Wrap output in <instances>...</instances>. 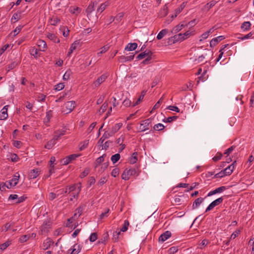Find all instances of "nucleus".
I'll list each match as a JSON object with an SVG mask.
<instances>
[{
  "label": "nucleus",
  "instance_id": "1",
  "mask_svg": "<svg viewBox=\"0 0 254 254\" xmlns=\"http://www.w3.org/2000/svg\"><path fill=\"white\" fill-rule=\"evenodd\" d=\"M139 175L138 169L136 168H131L125 170L122 175V178L124 180H128L131 176H137Z\"/></svg>",
  "mask_w": 254,
  "mask_h": 254
},
{
  "label": "nucleus",
  "instance_id": "2",
  "mask_svg": "<svg viewBox=\"0 0 254 254\" xmlns=\"http://www.w3.org/2000/svg\"><path fill=\"white\" fill-rule=\"evenodd\" d=\"M51 229V222L49 221H44L40 228L39 234L41 235H45L48 233Z\"/></svg>",
  "mask_w": 254,
  "mask_h": 254
},
{
  "label": "nucleus",
  "instance_id": "3",
  "mask_svg": "<svg viewBox=\"0 0 254 254\" xmlns=\"http://www.w3.org/2000/svg\"><path fill=\"white\" fill-rule=\"evenodd\" d=\"M151 119H147L141 122L138 128L139 131H145L149 129L151 126Z\"/></svg>",
  "mask_w": 254,
  "mask_h": 254
},
{
  "label": "nucleus",
  "instance_id": "4",
  "mask_svg": "<svg viewBox=\"0 0 254 254\" xmlns=\"http://www.w3.org/2000/svg\"><path fill=\"white\" fill-rule=\"evenodd\" d=\"M108 75L106 74H103L99 77L94 82V88L98 87L100 84L104 82L107 78Z\"/></svg>",
  "mask_w": 254,
  "mask_h": 254
},
{
  "label": "nucleus",
  "instance_id": "5",
  "mask_svg": "<svg viewBox=\"0 0 254 254\" xmlns=\"http://www.w3.org/2000/svg\"><path fill=\"white\" fill-rule=\"evenodd\" d=\"M79 156V155L76 154L70 155L62 160L61 163L64 165H66L71 162L72 160H75Z\"/></svg>",
  "mask_w": 254,
  "mask_h": 254
},
{
  "label": "nucleus",
  "instance_id": "6",
  "mask_svg": "<svg viewBox=\"0 0 254 254\" xmlns=\"http://www.w3.org/2000/svg\"><path fill=\"white\" fill-rule=\"evenodd\" d=\"M96 1H91L86 9L87 16L88 17L89 20V17L90 16V14L95 10V5H96Z\"/></svg>",
  "mask_w": 254,
  "mask_h": 254
},
{
  "label": "nucleus",
  "instance_id": "7",
  "mask_svg": "<svg viewBox=\"0 0 254 254\" xmlns=\"http://www.w3.org/2000/svg\"><path fill=\"white\" fill-rule=\"evenodd\" d=\"M75 102L74 101H68L66 102L64 104V107L66 108V113H70L75 107Z\"/></svg>",
  "mask_w": 254,
  "mask_h": 254
},
{
  "label": "nucleus",
  "instance_id": "8",
  "mask_svg": "<svg viewBox=\"0 0 254 254\" xmlns=\"http://www.w3.org/2000/svg\"><path fill=\"white\" fill-rule=\"evenodd\" d=\"M8 105H6L4 106L2 109L0 111V120H4L7 118L8 114H7V109H8Z\"/></svg>",
  "mask_w": 254,
  "mask_h": 254
},
{
  "label": "nucleus",
  "instance_id": "9",
  "mask_svg": "<svg viewBox=\"0 0 254 254\" xmlns=\"http://www.w3.org/2000/svg\"><path fill=\"white\" fill-rule=\"evenodd\" d=\"M171 236V232L169 231H166L162 234L159 237V242H164Z\"/></svg>",
  "mask_w": 254,
  "mask_h": 254
},
{
  "label": "nucleus",
  "instance_id": "10",
  "mask_svg": "<svg viewBox=\"0 0 254 254\" xmlns=\"http://www.w3.org/2000/svg\"><path fill=\"white\" fill-rule=\"evenodd\" d=\"M213 51L210 50H207V53L205 54H203L200 56H199L197 59L196 61H197L198 63H202L203 62L205 57H211L213 56Z\"/></svg>",
  "mask_w": 254,
  "mask_h": 254
},
{
  "label": "nucleus",
  "instance_id": "11",
  "mask_svg": "<svg viewBox=\"0 0 254 254\" xmlns=\"http://www.w3.org/2000/svg\"><path fill=\"white\" fill-rule=\"evenodd\" d=\"M224 39L225 37L224 36H220L212 39L210 42V47L213 48L214 46L217 45L219 42H220L221 41Z\"/></svg>",
  "mask_w": 254,
  "mask_h": 254
},
{
  "label": "nucleus",
  "instance_id": "12",
  "mask_svg": "<svg viewBox=\"0 0 254 254\" xmlns=\"http://www.w3.org/2000/svg\"><path fill=\"white\" fill-rule=\"evenodd\" d=\"M227 189L226 187L225 186H221L218 188H216L215 190L210 191L207 194V196H210L212 195L218 193H221L223 191Z\"/></svg>",
  "mask_w": 254,
  "mask_h": 254
},
{
  "label": "nucleus",
  "instance_id": "13",
  "mask_svg": "<svg viewBox=\"0 0 254 254\" xmlns=\"http://www.w3.org/2000/svg\"><path fill=\"white\" fill-rule=\"evenodd\" d=\"M22 12L19 10L14 13L11 18V22L15 23L20 19L22 18Z\"/></svg>",
  "mask_w": 254,
  "mask_h": 254
},
{
  "label": "nucleus",
  "instance_id": "14",
  "mask_svg": "<svg viewBox=\"0 0 254 254\" xmlns=\"http://www.w3.org/2000/svg\"><path fill=\"white\" fill-rule=\"evenodd\" d=\"M134 54H132L129 56H121L119 57V61L121 63H125L128 61H131L134 57Z\"/></svg>",
  "mask_w": 254,
  "mask_h": 254
},
{
  "label": "nucleus",
  "instance_id": "15",
  "mask_svg": "<svg viewBox=\"0 0 254 254\" xmlns=\"http://www.w3.org/2000/svg\"><path fill=\"white\" fill-rule=\"evenodd\" d=\"M40 169L39 168L34 169L31 170L29 174V178L30 179H34L36 178L40 175Z\"/></svg>",
  "mask_w": 254,
  "mask_h": 254
},
{
  "label": "nucleus",
  "instance_id": "16",
  "mask_svg": "<svg viewBox=\"0 0 254 254\" xmlns=\"http://www.w3.org/2000/svg\"><path fill=\"white\" fill-rule=\"evenodd\" d=\"M170 39L173 41V43H175L178 41H182L185 39V38H184L183 33H179L171 37Z\"/></svg>",
  "mask_w": 254,
  "mask_h": 254
},
{
  "label": "nucleus",
  "instance_id": "17",
  "mask_svg": "<svg viewBox=\"0 0 254 254\" xmlns=\"http://www.w3.org/2000/svg\"><path fill=\"white\" fill-rule=\"evenodd\" d=\"M217 3L215 0H212L204 5L202 8V10L204 11H208L211 7L214 6Z\"/></svg>",
  "mask_w": 254,
  "mask_h": 254
},
{
  "label": "nucleus",
  "instance_id": "18",
  "mask_svg": "<svg viewBox=\"0 0 254 254\" xmlns=\"http://www.w3.org/2000/svg\"><path fill=\"white\" fill-rule=\"evenodd\" d=\"M76 185H73L69 187H67L65 190H63L61 194H63V193H72L73 191H74L76 190Z\"/></svg>",
  "mask_w": 254,
  "mask_h": 254
},
{
  "label": "nucleus",
  "instance_id": "19",
  "mask_svg": "<svg viewBox=\"0 0 254 254\" xmlns=\"http://www.w3.org/2000/svg\"><path fill=\"white\" fill-rule=\"evenodd\" d=\"M53 243L54 242L51 239L47 238L43 244V249L45 250L48 249Z\"/></svg>",
  "mask_w": 254,
  "mask_h": 254
},
{
  "label": "nucleus",
  "instance_id": "20",
  "mask_svg": "<svg viewBox=\"0 0 254 254\" xmlns=\"http://www.w3.org/2000/svg\"><path fill=\"white\" fill-rule=\"evenodd\" d=\"M220 172V173H222V176L223 177L226 176H229L233 172V168H231V166H228L224 170L221 171Z\"/></svg>",
  "mask_w": 254,
  "mask_h": 254
},
{
  "label": "nucleus",
  "instance_id": "21",
  "mask_svg": "<svg viewBox=\"0 0 254 254\" xmlns=\"http://www.w3.org/2000/svg\"><path fill=\"white\" fill-rule=\"evenodd\" d=\"M37 45L39 47L40 51H45L47 48L46 42L42 40H39L37 41Z\"/></svg>",
  "mask_w": 254,
  "mask_h": 254
},
{
  "label": "nucleus",
  "instance_id": "22",
  "mask_svg": "<svg viewBox=\"0 0 254 254\" xmlns=\"http://www.w3.org/2000/svg\"><path fill=\"white\" fill-rule=\"evenodd\" d=\"M204 198L202 197H198L196 199L192 204V209H195L197 208L200 204L203 201Z\"/></svg>",
  "mask_w": 254,
  "mask_h": 254
},
{
  "label": "nucleus",
  "instance_id": "23",
  "mask_svg": "<svg viewBox=\"0 0 254 254\" xmlns=\"http://www.w3.org/2000/svg\"><path fill=\"white\" fill-rule=\"evenodd\" d=\"M123 124L121 123L116 124L111 128L110 131L114 135L122 127Z\"/></svg>",
  "mask_w": 254,
  "mask_h": 254
},
{
  "label": "nucleus",
  "instance_id": "24",
  "mask_svg": "<svg viewBox=\"0 0 254 254\" xmlns=\"http://www.w3.org/2000/svg\"><path fill=\"white\" fill-rule=\"evenodd\" d=\"M20 178V175L18 173H16L13 176V178L10 180V181L12 183V186L13 187L15 186L18 182V180Z\"/></svg>",
  "mask_w": 254,
  "mask_h": 254
},
{
  "label": "nucleus",
  "instance_id": "25",
  "mask_svg": "<svg viewBox=\"0 0 254 254\" xmlns=\"http://www.w3.org/2000/svg\"><path fill=\"white\" fill-rule=\"evenodd\" d=\"M251 23L250 21H245L243 22L241 26V28L243 31H247L250 29Z\"/></svg>",
  "mask_w": 254,
  "mask_h": 254
},
{
  "label": "nucleus",
  "instance_id": "26",
  "mask_svg": "<svg viewBox=\"0 0 254 254\" xmlns=\"http://www.w3.org/2000/svg\"><path fill=\"white\" fill-rule=\"evenodd\" d=\"M71 251L70 254H78L81 251V247L80 245L75 244L72 249H70L68 251Z\"/></svg>",
  "mask_w": 254,
  "mask_h": 254
},
{
  "label": "nucleus",
  "instance_id": "27",
  "mask_svg": "<svg viewBox=\"0 0 254 254\" xmlns=\"http://www.w3.org/2000/svg\"><path fill=\"white\" fill-rule=\"evenodd\" d=\"M47 37L51 40L56 43H59L60 42L59 38L53 33H48Z\"/></svg>",
  "mask_w": 254,
  "mask_h": 254
},
{
  "label": "nucleus",
  "instance_id": "28",
  "mask_svg": "<svg viewBox=\"0 0 254 254\" xmlns=\"http://www.w3.org/2000/svg\"><path fill=\"white\" fill-rule=\"evenodd\" d=\"M137 47V44L136 43H128L126 47L125 50L127 51H133L135 50Z\"/></svg>",
  "mask_w": 254,
  "mask_h": 254
},
{
  "label": "nucleus",
  "instance_id": "29",
  "mask_svg": "<svg viewBox=\"0 0 254 254\" xmlns=\"http://www.w3.org/2000/svg\"><path fill=\"white\" fill-rule=\"evenodd\" d=\"M108 6V2H105L102 3L97 9V13H101Z\"/></svg>",
  "mask_w": 254,
  "mask_h": 254
},
{
  "label": "nucleus",
  "instance_id": "30",
  "mask_svg": "<svg viewBox=\"0 0 254 254\" xmlns=\"http://www.w3.org/2000/svg\"><path fill=\"white\" fill-rule=\"evenodd\" d=\"M254 34V32H251L249 33H248V34H247L244 36H242V35L241 34H239V35H240L241 36L237 37V38L239 39H240L241 40H245L246 39L252 38V36Z\"/></svg>",
  "mask_w": 254,
  "mask_h": 254
},
{
  "label": "nucleus",
  "instance_id": "31",
  "mask_svg": "<svg viewBox=\"0 0 254 254\" xmlns=\"http://www.w3.org/2000/svg\"><path fill=\"white\" fill-rule=\"evenodd\" d=\"M184 27V24H179L173 28L172 30V33L173 34L177 33L179 32L180 31H181Z\"/></svg>",
  "mask_w": 254,
  "mask_h": 254
},
{
  "label": "nucleus",
  "instance_id": "32",
  "mask_svg": "<svg viewBox=\"0 0 254 254\" xmlns=\"http://www.w3.org/2000/svg\"><path fill=\"white\" fill-rule=\"evenodd\" d=\"M56 142L52 138L45 145V148L48 149H50L55 145Z\"/></svg>",
  "mask_w": 254,
  "mask_h": 254
},
{
  "label": "nucleus",
  "instance_id": "33",
  "mask_svg": "<svg viewBox=\"0 0 254 254\" xmlns=\"http://www.w3.org/2000/svg\"><path fill=\"white\" fill-rule=\"evenodd\" d=\"M80 191V189L79 187H78V189H76L74 191H73L70 194L71 197L70 198V201H72L73 198H77L78 196V194H79Z\"/></svg>",
  "mask_w": 254,
  "mask_h": 254
},
{
  "label": "nucleus",
  "instance_id": "34",
  "mask_svg": "<svg viewBox=\"0 0 254 254\" xmlns=\"http://www.w3.org/2000/svg\"><path fill=\"white\" fill-rule=\"evenodd\" d=\"M137 156L138 153L136 152H134L132 154V156L129 159V162L130 164H133L136 162L137 161Z\"/></svg>",
  "mask_w": 254,
  "mask_h": 254
},
{
  "label": "nucleus",
  "instance_id": "35",
  "mask_svg": "<svg viewBox=\"0 0 254 254\" xmlns=\"http://www.w3.org/2000/svg\"><path fill=\"white\" fill-rule=\"evenodd\" d=\"M106 157V154H104L101 156L98 157L95 161V167H97L98 165H99L102 162L104 161L105 158Z\"/></svg>",
  "mask_w": 254,
  "mask_h": 254
},
{
  "label": "nucleus",
  "instance_id": "36",
  "mask_svg": "<svg viewBox=\"0 0 254 254\" xmlns=\"http://www.w3.org/2000/svg\"><path fill=\"white\" fill-rule=\"evenodd\" d=\"M168 30L166 29H164L162 30L157 35V39L158 40L161 39L165 35L167 34L168 33Z\"/></svg>",
  "mask_w": 254,
  "mask_h": 254
},
{
  "label": "nucleus",
  "instance_id": "37",
  "mask_svg": "<svg viewBox=\"0 0 254 254\" xmlns=\"http://www.w3.org/2000/svg\"><path fill=\"white\" fill-rule=\"evenodd\" d=\"M81 9L78 7H70L69 8V11L71 13L75 14L77 15L81 12Z\"/></svg>",
  "mask_w": 254,
  "mask_h": 254
},
{
  "label": "nucleus",
  "instance_id": "38",
  "mask_svg": "<svg viewBox=\"0 0 254 254\" xmlns=\"http://www.w3.org/2000/svg\"><path fill=\"white\" fill-rule=\"evenodd\" d=\"M146 94V91H142L141 93V95H140V96L139 97V98H138V99L137 100V101L132 105V106L133 107H134L136 105H138L139 102L142 100V99H143L145 95Z\"/></svg>",
  "mask_w": 254,
  "mask_h": 254
},
{
  "label": "nucleus",
  "instance_id": "39",
  "mask_svg": "<svg viewBox=\"0 0 254 254\" xmlns=\"http://www.w3.org/2000/svg\"><path fill=\"white\" fill-rule=\"evenodd\" d=\"M129 224V221L127 220H125L123 226L119 231H120V232L121 231L123 232L127 231L128 229Z\"/></svg>",
  "mask_w": 254,
  "mask_h": 254
},
{
  "label": "nucleus",
  "instance_id": "40",
  "mask_svg": "<svg viewBox=\"0 0 254 254\" xmlns=\"http://www.w3.org/2000/svg\"><path fill=\"white\" fill-rule=\"evenodd\" d=\"M121 156L119 153L115 154L112 156L111 157V161H112L113 164H115L117 162L119 159H120Z\"/></svg>",
  "mask_w": 254,
  "mask_h": 254
},
{
  "label": "nucleus",
  "instance_id": "41",
  "mask_svg": "<svg viewBox=\"0 0 254 254\" xmlns=\"http://www.w3.org/2000/svg\"><path fill=\"white\" fill-rule=\"evenodd\" d=\"M38 53L39 50L36 48H33L30 50V54L35 58H37L38 57Z\"/></svg>",
  "mask_w": 254,
  "mask_h": 254
},
{
  "label": "nucleus",
  "instance_id": "42",
  "mask_svg": "<svg viewBox=\"0 0 254 254\" xmlns=\"http://www.w3.org/2000/svg\"><path fill=\"white\" fill-rule=\"evenodd\" d=\"M60 19L57 17H53L51 18V24L52 25L56 26L60 22Z\"/></svg>",
  "mask_w": 254,
  "mask_h": 254
},
{
  "label": "nucleus",
  "instance_id": "43",
  "mask_svg": "<svg viewBox=\"0 0 254 254\" xmlns=\"http://www.w3.org/2000/svg\"><path fill=\"white\" fill-rule=\"evenodd\" d=\"M168 14V7L167 6V4H165L163 8L161 9L160 11V16L161 17H164L166 16Z\"/></svg>",
  "mask_w": 254,
  "mask_h": 254
},
{
  "label": "nucleus",
  "instance_id": "44",
  "mask_svg": "<svg viewBox=\"0 0 254 254\" xmlns=\"http://www.w3.org/2000/svg\"><path fill=\"white\" fill-rule=\"evenodd\" d=\"M19 62H16L14 61L11 63L10 64L8 65L7 68L8 70L7 71H9L13 68H14L16 66H17L19 64Z\"/></svg>",
  "mask_w": 254,
  "mask_h": 254
},
{
  "label": "nucleus",
  "instance_id": "45",
  "mask_svg": "<svg viewBox=\"0 0 254 254\" xmlns=\"http://www.w3.org/2000/svg\"><path fill=\"white\" fill-rule=\"evenodd\" d=\"M72 73V71H71V70L68 69L66 71V72L64 74V75L63 76V79L64 80H67L68 79H69L70 76L71 75Z\"/></svg>",
  "mask_w": 254,
  "mask_h": 254
},
{
  "label": "nucleus",
  "instance_id": "46",
  "mask_svg": "<svg viewBox=\"0 0 254 254\" xmlns=\"http://www.w3.org/2000/svg\"><path fill=\"white\" fill-rule=\"evenodd\" d=\"M164 128H165L164 126L162 124H161V123H159L156 125H155L153 127L154 129L155 130H157V131L162 130L163 129H164Z\"/></svg>",
  "mask_w": 254,
  "mask_h": 254
},
{
  "label": "nucleus",
  "instance_id": "47",
  "mask_svg": "<svg viewBox=\"0 0 254 254\" xmlns=\"http://www.w3.org/2000/svg\"><path fill=\"white\" fill-rule=\"evenodd\" d=\"M223 196H222L213 201L212 203L214 205V207H215L221 203L223 202Z\"/></svg>",
  "mask_w": 254,
  "mask_h": 254
},
{
  "label": "nucleus",
  "instance_id": "48",
  "mask_svg": "<svg viewBox=\"0 0 254 254\" xmlns=\"http://www.w3.org/2000/svg\"><path fill=\"white\" fill-rule=\"evenodd\" d=\"M85 206L84 205H80L76 209L75 211L76 212V213L78 214V215H79V216L83 213V212L85 209Z\"/></svg>",
  "mask_w": 254,
  "mask_h": 254
},
{
  "label": "nucleus",
  "instance_id": "49",
  "mask_svg": "<svg viewBox=\"0 0 254 254\" xmlns=\"http://www.w3.org/2000/svg\"><path fill=\"white\" fill-rule=\"evenodd\" d=\"M178 118L177 116L169 117L163 120V122L165 123H171L173 121L176 120Z\"/></svg>",
  "mask_w": 254,
  "mask_h": 254
},
{
  "label": "nucleus",
  "instance_id": "50",
  "mask_svg": "<svg viewBox=\"0 0 254 254\" xmlns=\"http://www.w3.org/2000/svg\"><path fill=\"white\" fill-rule=\"evenodd\" d=\"M160 80V77L159 75L156 76L155 77L152 82V87H155L156 85L158 84Z\"/></svg>",
  "mask_w": 254,
  "mask_h": 254
},
{
  "label": "nucleus",
  "instance_id": "51",
  "mask_svg": "<svg viewBox=\"0 0 254 254\" xmlns=\"http://www.w3.org/2000/svg\"><path fill=\"white\" fill-rule=\"evenodd\" d=\"M109 47L108 45H105L101 48V51L97 53L98 56H100L102 54L105 53L109 50Z\"/></svg>",
  "mask_w": 254,
  "mask_h": 254
},
{
  "label": "nucleus",
  "instance_id": "52",
  "mask_svg": "<svg viewBox=\"0 0 254 254\" xmlns=\"http://www.w3.org/2000/svg\"><path fill=\"white\" fill-rule=\"evenodd\" d=\"M110 211L109 208H106L105 211L102 212L99 216L100 219L102 220L104 219L105 217H107L108 216V213Z\"/></svg>",
  "mask_w": 254,
  "mask_h": 254
},
{
  "label": "nucleus",
  "instance_id": "53",
  "mask_svg": "<svg viewBox=\"0 0 254 254\" xmlns=\"http://www.w3.org/2000/svg\"><path fill=\"white\" fill-rule=\"evenodd\" d=\"M81 42L80 40L75 41L71 45L70 47L74 50H75L78 46L81 45Z\"/></svg>",
  "mask_w": 254,
  "mask_h": 254
},
{
  "label": "nucleus",
  "instance_id": "54",
  "mask_svg": "<svg viewBox=\"0 0 254 254\" xmlns=\"http://www.w3.org/2000/svg\"><path fill=\"white\" fill-rule=\"evenodd\" d=\"M223 155L220 152H217L216 154V155L213 157L212 160L214 162H216L219 160H220L222 157Z\"/></svg>",
  "mask_w": 254,
  "mask_h": 254
},
{
  "label": "nucleus",
  "instance_id": "55",
  "mask_svg": "<svg viewBox=\"0 0 254 254\" xmlns=\"http://www.w3.org/2000/svg\"><path fill=\"white\" fill-rule=\"evenodd\" d=\"M14 225V222H11L10 223H6L4 225V228L3 229H2V231H4L5 232L7 231L9 229L10 227L11 226H13Z\"/></svg>",
  "mask_w": 254,
  "mask_h": 254
},
{
  "label": "nucleus",
  "instance_id": "56",
  "mask_svg": "<svg viewBox=\"0 0 254 254\" xmlns=\"http://www.w3.org/2000/svg\"><path fill=\"white\" fill-rule=\"evenodd\" d=\"M119 169L118 168H115L112 170L111 172V175L114 177H116L119 175Z\"/></svg>",
  "mask_w": 254,
  "mask_h": 254
},
{
  "label": "nucleus",
  "instance_id": "57",
  "mask_svg": "<svg viewBox=\"0 0 254 254\" xmlns=\"http://www.w3.org/2000/svg\"><path fill=\"white\" fill-rule=\"evenodd\" d=\"M97 239V234L96 233H92L89 237V241L91 242H95Z\"/></svg>",
  "mask_w": 254,
  "mask_h": 254
},
{
  "label": "nucleus",
  "instance_id": "58",
  "mask_svg": "<svg viewBox=\"0 0 254 254\" xmlns=\"http://www.w3.org/2000/svg\"><path fill=\"white\" fill-rule=\"evenodd\" d=\"M64 83H59L55 86V89L57 91H60L64 89Z\"/></svg>",
  "mask_w": 254,
  "mask_h": 254
},
{
  "label": "nucleus",
  "instance_id": "59",
  "mask_svg": "<svg viewBox=\"0 0 254 254\" xmlns=\"http://www.w3.org/2000/svg\"><path fill=\"white\" fill-rule=\"evenodd\" d=\"M10 245V242L7 241L3 244L0 245V250L4 251Z\"/></svg>",
  "mask_w": 254,
  "mask_h": 254
},
{
  "label": "nucleus",
  "instance_id": "60",
  "mask_svg": "<svg viewBox=\"0 0 254 254\" xmlns=\"http://www.w3.org/2000/svg\"><path fill=\"white\" fill-rule=\"evenodd\" d=\"M123 105L127 107H130L131 105V102L129 99L126 98L123 102Z\"/></svg>",
  "mask_w": 254,
  "mask_h": 254
},
{
  "label": "nucleus",
  "instance_id": "61",
  "mask_svg": "<svg viewBox=\"0 0 254 254\" xmlns=\"http://www.w3.org/2000/svg\"><path fill=\"white\" fill-rule=\"evenodd\" d=\"M90 172V169L89 168H86L85 170L81 173L80 175V177L81 178H84L87 176Z\"/></svg>",
  "mask_w": 254,
  "mask_h": 254
},
{
  "label": "nucleus",
  "instance_id": "62",
  "mask_svg": "<svg viewBox=\"0 0 254 254\" xmlns=\"http://www.w3.org/2000/svg\"><path fill=\"white\" fill-rule=\"evenodd\" d=\"M29 238H30V235H23L20 237L19 241L20 242L23 243V242L27 241L29 239Z\"/></svg>",
  "mask_w": 254,
  "mask_h": 254
},
{
  "label": "nucleus",
  "instance_id": "63",
  "mask_svg": "<svg viewBox=\"0 0 254 254\" xmlns=\"http://www.w3.org/2000/svg\"><path fill=\"white\" fill-rule=\"evenodd\" d=\"M113 135V134L110 131H106L104 132V133L103 134V135L102 136V138H104V139H106L108 138L110 136H112Z\"/></svg>",
  "mask_w": 254,
  "mask_h": 254
},
{
  "label": "nucleus",
  "instance_id": "64",
  "mask_svg": "<svg viewBox=\"0 0 254 254\" xmlns=\"http://www.w3.org/2000/svg\"><path fill=\"white\" fill-rule=\"evenodd\" d=\"M167 109H169L171 111H175L177 113L180 112V109L176 106H169L167 107Z\"/></svg>",
  "mask_w": 254,
  "mask_h": 254
}]
</instances>
